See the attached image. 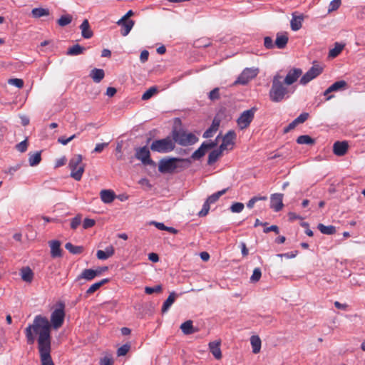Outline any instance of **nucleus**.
Listing matches in <instances>:
<instances>
[{"label": "nucleus", "instance_id": "obj_60", "mask_svg": "<svg viewBox=\"0 0 365 365\" xmlns=\"http://www.w3.org/2000/svg\"><path fill=\"white\" fill-rule=\"evenodd\" d=\"M220 126V120L214 119L209 129H211L212 132H216Z\"/></svg>", "mask_w": 365, "mask_h": 365}, {"label": "nucleus", "instance_id": "obj_62", "mask_svg": "<svg viewBox=\"0 0 365 365\" xmlns=\"http://www.w3.org/2000/svg\"><path fill=\"white\" fill-rule=\"evenodd\" d=\"M297 125V123L294 120L291 122L287 127L284 128V133H287L289 132L291 130L294 129Z\"/></svg>", "mask_w": 365, "mask_h": 365}, {"label": "nucleus", "instance_id": "obj_6", "mask_svg": "<svg viewBox=\"0 0 365 365\" xmlns=\"http://www.w3.org/2000/svg\"><path fill=\"white\" fill-rule=\"evenodd\" d=\"M172 137L175 143L182 146L191 145L195 144L198 138L192 133H186L182 130H174L172 133Z\"/></svg>", "mask_w": 365, "mask_h": 365}, {"label": "nucleus", "instance_id": "obj_57", "mask_svg": "<svg viewBox=\"0 0 365 365\" xmlns=\"http://www.w3.org/2000/svg\"><path fill=\"white\" fill-rule=\"evenodd\" d=\"M108 145V143H98L96 144L94 150H93V152L94 153H101L103 149L107 147Z\"/></svg>", "mask_w": 365, "mask_h": 365}, {"label": "nucleus", "instance_id": "obj_36", "mask_svg": "<svg viewBox=\"0 0 365 365\" xmlns=\"http://www.w3.org/2000/svg\"><path fill=\"white\" fill-rule=\"evenodd\" d=\"M33 17L38 19L42 16H46L49 15V10L43 8H34L31 11Z\"/></svg>", "mask_w": 365, "mask_h": 365}, {"label": "nucleus", "instance_id": "obj_12", "mask_svg": "<svg viewBox=\"0 0 365 365\" xmlns=\"http://www.w3.org/2000/svg\"><path fill=\"white\" fill-rule=\"evenodd\" d=\"M236 134L234 130H229L222 138L220 148L222 150H232L235 143Z\"/></svg>", "mask_w": 365, "mask_h": 365}, {"label": "nucleus", "instance_id": "obj_47", "mask_svg": "<svg viewBox=\"0 0 365 365\" xmlns=\"http://www.w3.org/2000/svg\"><path fill=\"white\" fill-rule=\"evenodd\" d=\"M82 216L81 215H77L74 217L71 222V227L73 230H76L81 223Z\"/></svg>", "mask_w": 365, "mask_h": 365}, {"label": "nucleus", "instance_id": "obj_64", "mask_svg": "<svg viewBox=\"0 0 365 365\" xmlns=\"http://www.w3.org/2000/svg\"><path fill=\"white\" fill-rule=\"evenodd\" d=\"M240 248H241V252H242V256L243 257L247 256L248 255V250L246 247V244L244 242H240Z\"/></svg>", "mask_w": 365, "mask_h": 365}, {"label": "nucleus", "instance_id": "obj_43", "mask_svg": "<svg viewBox=\"0 0 365 365\" xmlns=\"http://www.w3.org/2000/svg\"><path fill=\"white\" fill-rule=\"evenodd\" d=\"M261 276H262V272H261L260 268H258V267L255 268L253 270V273H252V276L250 277V282H258L260 279Z\"/></svg>", "mask_w": 365, "mask_h": 365}, {"label": "nucleus", "instance_id": "obj_28", "mask_svg": "<svg viewBox=\"0 0 365 365\" xmlns=\"http://www.w3.org/2000/svg\"><path fill=\"white\" fill-rule=\"evenodd\" d=\"M85 50L86 48L83 46L75 44L67 50L66 55L71 56H78L82 54Z\"/></svg>", "mask_w": 365, "mask_h": 365}, {"label": "nucleus", "instance_id": "obj_16", "mask_svg": "<svg viewBox=\"0 0 365 365\" xmlns=\"http://www.w3.org/2000/svg\"><path fill=\"white\" fill-rule=\"evenodd\" d=\"M101 274V270L85 269L83 270L81 274L77 277L76 281H80L81 279H86L87 281H91V280L93 279L96 277L99 276Z\"/></svg>", "mask_w": 365, "mask_h": 365}, {"label": "nucleus", "instance_id": "obj_15", "mask_svg": "<svg viewBox=\"0 0 365 365\" xmlns=\"http://www.w3.org/2000/svg\"><path fill=\"white\" fill-rule=\"evenodd\" d=\"M283 195L280 193L272 194L270 197V207L275 212H279L283 207Z\"/></svg>", "mask_w": 365, "mask_h": 365}, {"label": "nucleus", "instance_id": "obj_61", "mask_svg": "<svg viewBox=\"0 0 365 365\" xmlns=\"http://www.w3.org/2000/svg\"><path fill=\"white\" fill-rule=\"evenodd\" d=\"M271 231L274 232L275 233H279V227L277 225H271L270 227H266L264 229V232L267 233Z\"/></svg>", "mask_w": 365, "mask_h": 365}, {"label": "nucleus", "instance_id": "obj_9", "mask_svg": "<svg viewBox=\"0 0 365 365\" xmlns=\"http://www.w3.org/2000/svg\"><path fill=\"white\" fill-rule=\"evenodd\" d=\"M65 317V313L63 308L56 309L51 314V323L50 326L57 329L61 327L63 323ZM48 323H50L48 322Z\"/></svg>", "mask_w": 365, "mask_h": 365}, {"label": "nucleus", "instance_id": "obj_22", "mask_svg": "<svg viewBox=\"0 0 365 365\" xmlns=\"http://www.w3.org/2000/svg\"><path fill=\"white\" fill-rule=\"evenodd\" d=\"M209 349L210 352L212 354L216 359H220L222 358V352L220 349V341H212L209 343Z\"/></svg>", "mask_w": 365, "mask_h": 365}, {"label": "nucleus", "instance_id": "obj_10", "mask_svg": "<svg viewBox=\"0 0 365 365\" xmlns=\"http://www.w3.org/2000/svg\"><path fill=\"white\" fill-rule=\"evenodd\" d=\"M135 158L140 160L145 165H155V163L150 157V151L146 146L136 150Z\"/></svg>", "mask_w": 365, "mask_h": 365}, {"label": "nucleus", "instance_id": "obj_25", "mask_svg": "<svg viewBox=\"0 0 365 365\" xmlns=\"http://www.w3.org/2000/svg\"><path fill=\"white\" fill-rule=\"evenodd\" d=\"M288 42V36L286 34H277L274 42L275 46L279 49L285 48Z\"/></svg>", "mask_w": 365, "mask_h": 365}, {"label": "nucleus", "instance_id": "obj_34", "mask_svg": "<svg viewBox=\"0 0 365 365\" xmlns=\"http://www.w3.org/2000/svg\"><path fill=\"white\" fill-rule=\"evenodd\" d=\"M318 230L324 235H333L336 232V227L333 225H324L319 223L317 226Z\"/></svg>", "mask_w": 365, "mask_h": 365}, {"label": "nucleus", "instance_id": "obj_39", "mask_svg": "<svg viewBox=\"0 0 365 365\" xmlns=\"http://www.w3.org/2000/svg\"><path fill=\"white\" fill-rule=\"evenodd\" d=\"M297 143L300 145H313L314 143V140L309 135H303L297 138Z\"/></svg>", "mask_w": 365, "mask_h": 365}, {"label": "nucleus", "instance_id": "obj_7", "mask_svg": "<svg viewBox=\"0 0 365 365\" xmlns=\"http://www.w3.org/2000/svg\"><path fill=\"white\" fill-rule=\"evenodd\" d=\"M259 73V69L256 68H246L238 76L237 80L234 82V85L241 84L245 85L250 80L255 78Z\"/></svg>", "mask_w": 365, "mask_h": 365}, {"label": "nucleus", "instance_id": "obj_11", "mask_svg": "<svg viewBox=\"0 0 365 365\" xmlns=\"http://www.w3.org/2000/svg\"><path fill=\"white\" fill-rule=\"evenodd\" d=\"M323 68L319 65H314L300 79V83L306 85L322 73Z\"/></svg>", "mask_w": 365, "mask_h": 365}, {"label": "nucleus", "instance_id": "obj_23", "mask_svg": "<svg viewBox=\"0 0 365 365\" xmlns=\"http://www.w3.org/2000/svg\"><path fill=\"white\" fill-rule=\"evenodd\" d=\"M51 255L52 257H61V242L58 240H52L49 242Z\"/></svg>", "mask_w": 365, "mask_h": 365}, {"label": "nucleus", "instance_id": "obj_38", "mask_svg": "<svg viewBox=\"0 0 365 365\" xmlns=\"http://www.w3.org/2000/svg\"><path fill=\"white\" fill-rule=\"evenodd\" d=\"M65 248L73 255L81 254L83 250L82 246H75L71 242H67L65 245Z\"/></svg>", "mask_w": 365, "mask_h": 365}, {"label": "nucleus", "instance_id": "obj_33", "mask_svg": "<svg viewBox=\"0 0 365 365\" xmlns=\"http://www.w3.org/2000/svg\"><path fill=\"white\" fill-rule=\"evenodd\" d=\"M21 279L26 282H31L34 277V273L32 270L29 267H24L21 270Z\"/></svg>", "mask_w": 365, "mask_h": 365}, {"label": "nucleus", "instance_id": "obj_56", "mask_svg": "<svg viewBox=\"0 0 365 365\" xmlns=\"http://www.w3.org/2000/svg\"><path fill=\"white\" fill-rule=\"evenodd\" d=\"M27 141L26 140H24L16 145V149L21 152L24 153L27 150Z\"/></svg>", "mask_w": 365, "mask_h": 365}, {"label": "nucleus", "instance_id": "obj_2", "mask_svg": "<svg viewBox=\"0 0 365 365\" xmlns=\"http://www.w3.org/2000/svg\"><path fill=\"white\" fill-rule=\"evenodd\" d=\"M283 81V76L279 73L274 76L272 81V87L269 93V98L274 103L281 102L284 98H289L290 93L294 91H290Z\"/></svg>", "mask_w": 365, "mask_h": 365}, {"label": "nucleus", "instance_id": "obj_59", "mask_svg": "<svg viewBox=\"0 0 365 365\" xmlns=\"http://www.w3.org/2000/svg\"><path fill=\"white\" fill-rule=\"evenodd\" d=\"M113 360L108 356L103 357L100 361L101 365H113Z\"/></svg>", "mask_w": 365, "mask_h": 365}, {"label": "nucleus", "instance_id": "obj_21", "mask_svg": "<svg viewBox=\"0 0 365 365\" xmlns=\"http://www.w3.org/2000/svg\"><path fill=\"white\" fill-rule=\"evenodd\" d=\"M115 250L113 246L107 247L105 250H98L96 256L98 259L105 260L114 255Z\"/></svg>", "mask_w": 365, "mask_h": 365}, {"label": "nucleus", "instance_id": "obj_31", "mask_svg": "<svg viewBox=\"0 0 365 365\" xmlns=\"http://www.w3.org/2000/svg\"><path fill=\"white\" fill-rule=\"evenodd\" d=\"M222 151L223 150L219 148L210 152L208 155L207 164L212 165L213 163H215L218 160V158L222 155Z\"/></svg>", "mask_w": 365, "mask_h": 365}, {"label": "nucleus", "instance_id": "obj_13", "mask_svg": "<svg viewBox=\"0 0 365 365\" xmlns=\"http://www.w3.org/2000/svg\"><path fill=\"white\" fill-rule=\"evenodd\" d=\"M216 145L217 143L214 141L209 143L204 142L200 147L192 154L191 158L194 160H198L205 155L207 150L213 148Z\"/></svg>", "mask_w": 365, "mask_h": 365}, {"label": "nucleus", "instance_id": "obj_18", "mask_svg": "<svg viewBox=\"0 0 365 365\" xmlns=\"http://www.w3.org/2000/svg\"><path fill=\"white\" fill-rule=\"evenodd\" d=\"M347 83L345 81H338L331 85L324 92V96H327L329 93L338 91L341 90H344L346 88Z\"/></svg>", "mask_w": 365, "mask_h": 365}, {"label": "nucleus", "instance_id": "obj_29", "mask_svg": "<svg viewBox=\"0 0 365 365\" xmlns=\"http://www.w3.org/2000/svg\"><path fill=\"white\" fill-rule=\"evenodd\" d=\"M105 73L103 69L94 68L91 71L90 76L94 82L99 83L104 78Z\"/></svg>", "mask_w": 365, "mask_h": 365}, {"label": "nucleus", "instance_id": "obj_51", "mask_svg": "<svg viewBox=\"0 0 365 365\" xmlns=\"http://www.w3.org/2000/svg\"><path fill=\"white\" fill-rule=\"evenodd\" d=\"M264 46L267 49H272L275 46L274 43H273L272 38L269 36L264 37Z\"/></svg>", "mask_w": 365, "mask_h": 365}, {"label": "nucleus", "instance_id": "obj_55", "mask_svg": "<svg viewBox=\"0 0 365 365\" xmlns=\"http://www.w3.org/2000/svg\"><path fill=\"white\" fill-rule=\"evenodd\" d=\"M95 220L93 219L86 218L83 222V227L84 229H88L95 225Z\"/></svg>", "mask_w": 365, "mask_h": 365}, {"label": "nucleus", "instance_id": "obj_49", "mask_svg": "<svg viewBox=\"0 0 365 365\" xmlns=\"http://www.w3.org/2000/svg\"><path fill=\"white\" fill-rule=\"evenodd\" d=\"M162 290V287L160 285H157L153 287H145V292L148 294H153L154 292H160Z\"/></svg>", "mask_w": 365, "mask_h": 365}, {"label": "nucleus", "instance_id": "obj_8", "mask_svg": "<svg viewBox=\"0 0 365 365\" xmlns=\"http://www.w3.org/2000/svg\"><path fill=\"white\" fill-rule=\"evenodd\" d=\"M255 111L256 108H252L241 113L237 120V125L241 130H243L250 125L254 118Z\"/></svg>", "mask_w": 365, "mask_h": 365}, {"label": "nucleus", "instance_id": "obj_26", "mask_svg": "<svg viewBox=\"0 0 365 365\" xmlns=\"http://www.w3.org/2000/svg\"><path fill=\"white\" fill-rule=\"evenodd\" d=\"M180 329L184 334L189 335L195 333L197 330L192 325V320H187L180 325Z\"/></svg>", "mask_w": 365, "mask_h": 365}, {"label": "nucleus", "instance_id": "obj_41", "mask_svg": "<svg viewBox=\"0 0 365 365\" xmlns=\"http://www.w3.org/2000/svg\"><path fill=\"white\" fill-rule=\"evenodd\" d=\"M73 17L70 14H66L61 16L57 21L58 24L60 26H66L72 21Z\"/></svg>", "mask_w": 365, "mask_h": 365}, {"label": "nucleus", "instance_id": "obj_5", "mask_svg": "<svg viewBox=\"0 0 365 365\" xmlns=\"http://www.w3.org/2000/svg\"><path fill=\"white\" fill-rule=\"evenodd\" d=\"M175 148V141L170 137H166L160 140H155L150 145L153 151L160 153H168L173 151Z\"/></svg>", "mask_w": 365, "mask_h": 365}, {"label": "nucleus", "instance_id": "obj_46", "mask_svg": "<svg viewBox=\"0 0 365 365\" xmlns=\"http://www.w3.org/2000/svg\"><path fill=\"white\" fill-rule=\"evenodd\" d=\"M157 88L155 87H151L147 90L142 96V99L145 101L150 99L155 93Z\"/></svg>", "mask_w": 365, "mask_h": 365}, {"label": "nucleus", "instance_id": "obj_1", "mask_svg": "<svg viewBox=\"0 0 365 365\" xmlns=\"http://www.w3.org/2000/svg\"><path fill=\"white\" fill-rule=\"evenodd\" d=\"M25 335L29 344H33L38 336V349L41 365H54L51 356V326L46 317L37 315L32 324L25 329Z\"/></svg>", "mask_w": 365, "mask_h": 365}, {"label": "nucleus", "instance_id": "obj_48", "mask_svg": "<svg viewBox=\"0 0 365 365\" xmlns=\"http://www.w3.org/2000/svg\"><path fill=\"white\" fill-rule=\"evenodd\" d=\"M130 346L129 344H124L118 348L117 354L118 356H125L130 350Z\"/></svg>", "mask_w": 365, "mask_h": 365}, {"label": "nucleus", "instance_id": "obj_24", "mask_svg": "<svg viewBox=\"0 0 365 365\" xmlns=\"http://www.w3.org/2000/svg\"><path fill=\"white\" fill-rule=\"evenodd\" d=\"M101 198L104 203H110L115 199V193L110 190H103L101 191Z\"/></svg>", "mask_w": 365, "mask_h": 365}, {"label": "nucleus", "instance_id": "obj_20", "mask_svg": "<svg viewBox=\"0 0 365 365\" xmlns=\"http://www.w3.org/2000/svg\"><path fill=\"white\" fill-rule=\"evenodd\" d=\"M117 24L121 26V34L123 36H126L131 29H133L135 22L133 20L125 21L123 23L120 22V19L117 21Z\"/></svg>", "mask_w": 365, "mask_h": 365}, {"label": "nucleus", "instance_id": "obj_3", "mask_svg": "<svg viewBox=\"0 0 365 365\" xmlns=\"http://www.w3.org/2000/svg\"><path fill=\"white\" fill-rule=\"evenodd\" d=\"M190 163V160L187 158H163L159 161L158 170L162 173H172L178 168H186L188 167Z\"/></svg>", "mask_w": 365, "mask_h": 365}, {"label": "nucleus", "instance_id": "obj_52", "mask_svg": "<svg viewBox=\"0 0 365 365\" xmlns=\"http://www.w3.org/2000/svg\"><path fill=\"white\" fill-rule=\"evenodd\" d=\"M210 205L207 201L203 204L202 210L199 212L198 215L200 217H204L207 215L210 210Z\"/></svg>", "mask_w": 365, "mask_h": 365}, {"label": "nucleus", "instance_id": "obj_37", "mask_svg": "<svg viewBox=\"0 0 365 365\" xmlns=\"http://www.w3.org/2000/svg\"><path fill=\"white\" fill-rule=\"evenodd\" d=\"M344 47V44L340 43H335L334 47L331 48L329 52V56L330 58H335L343 50Z\"/></svg>", "mask_w": 365, "mask_h": 365}, {"label": "nucleus", "instance_id": "obj_27", "mask_svg": "<svg viewBox=\"0 0 365 365\" xmlns=\"http://www.w3.org/2000/svg\"><path fill=\"white\" fill-rule=\"evenodd\" d=\"M178 295L175 294V292H173L170 294L168 299L164 302L163 307H162V312L165 313L168 311V309L170 308V307L174 303L176 297Z\"/></svg>", "mask_w": 365, "mask_h": 365}, {"label": "nucleus", "instance_id": "obj_58", "mask_svg": "<svg viewBox=\"0 0 365 365\" xmlns=\"http://www.w3.org/2000/svg\"><path fill=\"white\" fill-rule=\"evenodd\" d=\"M149 53L148 51L144 50L140 53V60L142 63H145L148 61Z\"/></svg>", "mask_w": 365, "mask_h": 365}, {"label": "nucleus", "instance_id": "obj_50", "mask_svg": "<svg viewBox=\"0 0 365 365\" xmlns=\"http://www.w3.org/2000/svg\"><path fill=\"white\" fill-rule=\"evenodd\" d=\"M341 5V0H332L329 6V12H331L338 9Z\"/></svg>", "mask_w": 365, "mask_h": 365}, {"label": "nucleus", "instance_id": "obj_35", "mask_svg": "<svg viewBox=\"0 0 365 365\" xmlns=\"http://www.w3.org/2000/svg\"><path fill=\"white\" fill-rule=\"evenodd\" d=\"M302 21H303L302 16H294L290 22L292 29L295 31L300 29L302 27Z\"/></svg>", "mask_w": 365, "mask_h": 365}, {"label": "nucleus", "instance_id": "obj_14", "mask_svg": "<svg viewBox=\"0 0 365 365\" xmlns=\"http://www.w3.org/2000/svg\"><path fill=\"white\" fill-rule=\"evenodd\" d=\"M302 74V71L300 68H292L289 71L287 76L284 78L283 81L287 86H291L294 82L297 81V79Z\"/></svg>", "mask_w": 365, "mask_h": 365}, {"label": "nucleus", "instance_id": "obj_30", "mask_svg": "<svg viewBox=\"0 0 365 365\" xmlns=\"http://www.w3.org/2000/svg\"><path fill=\"white\" fill-rule=\"evenodd\" d=\"M250 343L252 347V352L254 354H257L260 351L261 349V339L257 335H253L250 338Z\"/></svg>", "mask_w": 365, "mask_h": 365}, {"label": "nucleus", "instance_id": "obj_40", "mask_svg": "<svg viewBox=\"0 0 365 365\" xmlns=\"http://www.w3.org/2000/svg\"><path fill=\"white\" fill-rule=\"evenodd\" d=\"M227 189H223L220 191H218L212 195H211L210 196L208 197V198L207 199V202L209 203V204H212V203H215V202H217L218 200V199L222 195H224L226 192H227Z\"/></svg>", "mask_w": 365, "mask_h": 365}, {"label": "nucleus", "instance_id": "obj_44", "mask_svg": "<svg viewBox=\"0 0 365 365\" xmlns=\"http://www.w3.org/2000/svg\"><path fill=\"white\" fill-rule=\"evenodd\" d=\"M8 83L19 88H21L24 84V81L20 78H10L8 80Z\"/></svg>", "mask_w": 365, "mask_h": 365}, {"label": "nucleus", "instance_id": "obj_4", "mask_svg": "<svg viewBox=\"0 0 365 365\" xmlns=\"http://www.w3.org/2000/svg\"><path fill=\"white\" fill-rule=\"evenodd\" d=\"M83 157L81 155H73L68 163L71 170V177L76 180H80L85 170V164L83 163Z\"/></svg>", "mask_w": 365, "mask_h": 365}, {"label": "nucleus", "instance_id": "obj_54", "mask_svg": "<svg viewBox=\"0 0 365 365\" xmlns=\"http://www.w3.org/2000/svg\"><path fill=\"white\" fill-rule=\"evenodd\" d=\"M308 116L309 114L307 113H302L297 118H295L294 120L297 125H299L305 122L307 120Z\"/></svg>", "mask_w": 365, "mask_h": 365}, {"label": "nucleus", "instance_id": "obj_53", "mask_svg": "<svg viewBox=\"0 0 365 365\" xmlns=\"http://www.w3.org/2000/svg\"><path fill=\"white\" fill-rule=\"evenodd\" d=\"M209 98L211 101H215L220 98V93L218 88H214L209 93Z\"/></svg>", "mask_w": 365, "mask_h": 365}, {"label": "nucleus", "instance_id": "obj_17", "mask_svg": "<svg viewBox=\"0 0 365 365\" xmlns=\"http://www.w3.org/2000/svg\"><path fill=\"white\" fill-rule=\"evenodd\" d=\"M348 147L346 141H336L334 143L333 152L337 156H343L346 153Z\"/></svg>", "mask_w": 365, "mask_h": 365}, {"label": "nucleus", "instance_id": "obj_42", "mask_svg": "<svg viewBox=\"0 0 365 365\" xmlns=\"http://www.w3.org/2000/svg\"><path fill=\"white\" fill-rule=\"evenodd\" d=\"M41 153L36 152L29 155V162L31 166L37 165L41 162Z\"/></svg>", "mask_w": 365, "mask_h": 365}, {"label": "nucleus", "instance_id": "obj_19", "mask_svg": "<svg viewBox=\"0 0 365 365\" xmlns=\"http://www.w3.org/2000/svg\"><path fill=\"white\" fill-rule=\"evenodd\" d=\"M80 29L81 30V35L84 38H91L93 35V33L90 27L89 22L87 19L83 20L80 26Z\"/></svg>", "mask_w": 365, "mask_h": 365}, {"label": "nucleus", "instance_id": "obj_45", "mask_svg": "<svg viewBox=\"0 0 365 365\" xmlns=\"http://www.w3.org/2000/svg\"><path fill=\"white\" fill-rule=\"evenodd\" d=\"M244 207L245 206L243 203L235 202L231 205L230 210L235 213H240L243 210Z\"/></svg>", "mask_w": 365, "mask_h": 365}, {"label": "nucleus", "instance_id": "obj_32", "mask_svg": "<svg viewBox=\"0 0 365 365\" xmlns=\"http://www.w3.org/2000/svg\"><path fill=\"white\" fill-rule=\"evenodd\" d=\"M109 282V279L106 278L103 279L100 282L93 284L86 291V294L89 296L97 291L101 287Z\"/></svg>", "mask_w": 365, "mask_h": 365}, {"label": "nucleus", "instance_id": "obj_63", "mask_svg": "<svg viewBox=\"0 0 365 365\" xmlns=\"http://www.w3.org/2000/svg\"><path fill=\"white\" fill-rule=\"evenodd\" d=\"M150 224L154 225L160 230H165L167 227V226H165L163 223L158 222L155 221H152Z\"/></svg>", "mask_w": 365, "mask_h": 365}]
</instances>
